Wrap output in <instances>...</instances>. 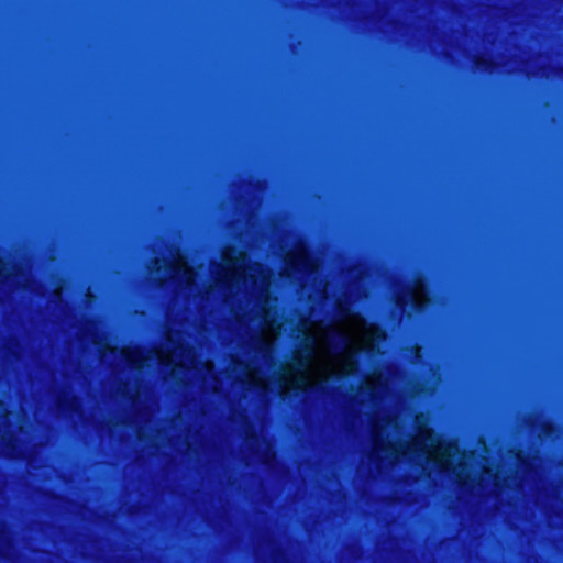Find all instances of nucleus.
Listing matches in <instances>:
<instances>
[{
    "label": "nucleus",
    "mask_w": 563,
    "mask_h": 563,
    "mask_svg": "<svg viewBox=\"0 0 563 563\" xmlns=\"http://www.w3.org/2000/svg\"><path fill=\"white\" fill-rule=\"evenodd\" d=\"M212 273L214 285L207 291V300L220 294L225 302L238 297L239 302L245 303V307H238L234 314L240 331L263 363L235 362L232 376L250 388L268 390L271 382L264 366L272 365V345L284 325L277 320V300L269 297L271 273L258 263L249 265L246 254L234 249L225 250L222 264L216 265Z\"/></svg>",
    "instance_id": "f257e3e1"
},
{
    "label": "nucleus",
    "mask_w": 563,
    "mask_h": 563,
    "mask_svg": "<svg viewBox=\"0 0 563 563\" xmlns=\"http://www.w3.org/2000/svg\"><path fill=\"white\" fill-rule=\"evenodd\" d=\"M427 422L424 415L417 416L418 434L411 441L399 443L398 418L391 415L379 417L374 424L375 446L372 459L382 464H395L401 457L415 460L420 464L433 463L439 471H451L462 485H467L471 482V456L461 453L455 443L435 438Z\"/></svg>",
    "instance_id": "7ed1b4c3"
},
{
    "label": "nucleus",
    "mask_w": 563,
    "mask_h": 563,
    "mask_svg": "<svg viewBox=\"0 0 563 563\" xmlns=\"http://www.w3.org/2000/svg\"><path fill=\"white\" fill-rule=\"evenodd\" d=\"M212 388H213V390H214V391H218V390H219V387H218V385H217V384H216Z\"/></svg>",
    "instance_id": "9d476101"
},
{
    "label": "nucleus",
    "mask_w": 563,
    "mask_h": 563,
    "mask_svg": "<svg viewBox=\"0 0 563 563\" xmlns=\"http://www.w3.org/2000/svg\"><path fill=\"white\" fill-rule=\"evenodd\" d=\"M389 379L383 375V373H374L368 376L364 385L361 387L356 399L364 404L372 401L374 404L383 400L389 393Z\"/></svg>",
    "instance_id": "0eeeda50"
},
{
    "label": "nucleus",
    "mask_w": 563,
    "mask_h": 563,
    "mask_svg": "<svg viewBox=\"0 0 563 563\" xmlns=\"http://www.w3.org/2000/svg\"><path fill=\"white\" fill-rule=\"evenodd\" d=\"M428 300L426 288L421 280H417L412 285L407 286L397 298V302L401 308L411 305L418 309L427 303Z\"/></svg>",
    "instance_id": "6e6552de"
},
{
    "label": "nucleus",
    "mask_w": 563,
    "mask_h": 563,
    "mask_svg": "<svg viewBox=\"0 0 563 563\" xmlns=\"http://www.w3.org/2000/svg\"><path fill=\"white\" fill-rule=\"evenodd\" d=\"M297 331L303 335V347L296 352L294 362L284 366L278 376L282 395L295 389L319 390L331 377L354 373L356 354L373 352L385 340L379 328L345 309L330 324L303 319Z\"/></svg>",
    "instance_id": "f03ea898"
},
{
    "label": "nucleus",
    "mask_w": 563,
    "mask_h": 563,
    "mask_svg": "<svg viewBox=\"0 0 563 563\" xmlns=\"http://www.w3.org/2000/svg\"><path fill=\"white\" fill-rule=\"evenodd\" d=\"M286 275L294 276L296 273L311 275L319 267V262L310 255L303 244H298L286 255Z\"/></svg>",
    "instance_id": "423d86ee"
},
{
    "label": "nucleus",
    "mask_w": 563,
    "mask_h": 563,
    "mask_svg": "<svg viewBox=\"0 0 563 563\" xmlns=\"http://www.w3.org/2000/svg\"><path fill=\"white\" fill-rule=\"evenodd\" d=\"M15 267H9L2 261H0V283L7 284L11 283V279L14 277L18 278V275H14Z\"/></svg>",
    "instance_id": "1a4fd4ad"
},
{
    "label": "nucleus",
    "mask_w": 563,
    "mask_h": 563,
    "mask_svg": "<svg viewBox=\"0 0 563 563\" xmlns=\"http://www.w3.org/2000/svg\"><path fill=\"white\" fill-rule=\"evenodd\" d=\"M416 357H417V358H419V357H420V355H419V349H417Z\"/></svg>",
    "instance_id": "9b49d317"
},
{
    "label": "nucleus",
    "mask_w": 563,
    "mask_h": 563,
    "mask_svg": "<svg viewBox=\"0 0 563 563\" xmlns=\"http://www.w3.org/2000/svg\"><path fill=\"white\" fill-rule=\"evenodd\" d=\"M174 345L173 339L168 338V345ZM124 358L131 363L132 366L141 368L145 365H150L152 361L165 365L173 366L174 371L177 367H184L188 369H196L206 372L208 375H212L213 364L210 361L201 362L197 358V355L191 349H187L181 344L173 346V350L168 346L167 350H152L144 351L141 349H124L122 351Z\"/></svg>",
    "instance_id": "20e7f679"
},
{
    "label": "nucleus",
    "mask_w": 563,
    "mask_h": 563,
    "mask_svg": "<svg viewBox=\"0 0 563 563\" xmlns=\"http://www.w3.org/2000/svg\"><path fill=\"white\" fill-rule=\"evenodd\" d=\"M155 268L162 283L173 280L181 289H189L192 287L195 282V274L192 269L187 265V262L181 256L179 251L170 252V260H163L162 264L159 260L154 262Z\"/></svg>",
    "instance_id": "39448f33"
}]
</instances>
